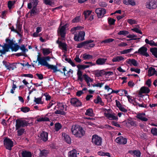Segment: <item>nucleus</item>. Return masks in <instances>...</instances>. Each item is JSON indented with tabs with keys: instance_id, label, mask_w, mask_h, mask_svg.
<instances>
[{
	"instance_id": "1",
	"label": "nucleus",
	"mask_w": 157,
	"mask_h": 157,
	"mask_svg": "<svg viewBox=\"0 0 157 157\" xmlns=\"http://www.w3.org/2000/svg\"><path fill=\"white\" fill-rule=\"evenodd\" d=\"M38 61V63L43 66H45L48 67V69H51L53 70V72L55 73L57 71H59L60 72L63 73V72L60 69H58L56 66H54L52 65L49 64L47 61L45 60L44 57H38L37 58V60L35 61V63H36Z\"/></svg>"
},
{
	"instance_id": "2",
	"label": "nucleus",
	"mask_w": 157,
	"mask_h": 157,
	"mask_svg": "<svg viewBox=\"0 0 157 157\" xmlns=\"http://www.w3.org/2000/svg\"><path fill=\"white\" fill-rule=\"evenodd\" d=\"M29 124L28 122L25 120L17 119L16 120V129L18 130L21 127L25 128L28 126Z\"/></svg>"
},
{
	"instance_id": "3",
	"label": "nucleus",
	"mask_w": 157,
	"mask_h": 157,
	"mask_svg": "<svg viewBox=\"0 0 157 157\" xmlns=\"http://www.w3.org/2000/svg\"><path fill=\"white\" fill-rule=\"evenodd\" d=\"M85 33L84 31H80L75 34L74 39L76 41H80L85 40Z\"/></svg>"
},
{
	"instance_id": "4",
	"label": "nucleus",
	"mask_w": 157,
	"mask_h": 157,
	"mask_svg": "<svg viewBox=\"0 0 157 157\" xmlns=\"http://www.w3.org/2000/svg\"><path fill=\"white\" fill-rule=\"evenodd\" d=\"M4 144L6 148L8 150H11L12 147L13 146V142L10 138L6 137L3 140Z\"/></svg>"
},
{
	"instance_id": "5",
	"label": "nucleus",
	"mask_w": 157,
	"mask_h": 157,
	"mask_svg": "<svg viewBox=\"0 0 157 157\" xmlns=\"http://www.w3.org/2000/svg\"><path fill=\"white\" fill-rule=\"evenodd\" d=\"M61 23L58 28V33L62 38V39H63V38H65L66 36V29L67 27V25L66 24L64 25L61 26Z\"/></svg>"
},
{
	"instance_id": "6",
	"label": "nucleus",
	"mask_w": 157,
	"mask_h": 157,
	"mask_svg": "<svg viewBox=\"0 0 157 157\" xmlns=\"http://www.w3.org/2000/svg\"><path fill=\"white\" fill-rule=\"evenodd\" d=\"M92 142L96 145L101 146L102 142V138L97 135H94L92 136Z\"/></svg>"
},
{
	"instance_id": "7",
	"label": "nucleus",
	"mask_w": 157,
	"mask_h": 157,
	"mask_svg": "<svg viewBox=\"0 0 157 157\" xmlns=\"http://www.w3.org/2000/svg\"><path fill=\"white\" fill-rule=\"evenodd\" d=\"M147 48L144 46H143L140 48L138 51L134 52V54H139L140 55L145 56L146 57L149 56V55L147 52Z\"/></svg>"
},
{
	"instance_id": "8",
	"label": "nucleus",
	"mask_w": 157,
	"mask_h": 157,
	"mask_svg": "<svg viewBox=\"0 0 157 157\" xmlns=\"http://www.w3.org/2000/svg\"><path fill=\"white\" fill-rule=\"evenodd\" d=\"M146 7L149 9H155L157 7L156 0H148L146 2Z\"/></svg>"
},
{
	"instance_id": "9",
	"label": "nucleus",
	"mask_w": 157,
	"mask_h": 157,
	"mask_svg": "<svg viewBox=\"0 0 157 157\" xmlns=\"http://www.w3.org/2000/svg\"><path fill=\"white\" fill-rule=\"evenodd\" d=\"M77 67L78 69L77 73V75L78 77V80L82 82L83 80V79L82 78V72L80 70L85 69L84 65L78 64L77 66Z\"/></svg>"
},
{
	"instance_id": "10",
	"label": "nucleus",
	"mask_w": 157,
	"mask_h": 157,
	"mask_svg": "<svg viewBox=\"0 0 157 157\" xmlns=\"http://www.w3.org/2000/svg\"><path fill=\"white\" fill-rule=\"evenodd\" d=\"M2 63L3 65L6 68L7 70H8L9 71L13 70L14 68H16V63H10L6 61L3 60L2 61Z\"/></svg>"
},
{
	"instance_id": "11",
	"label": "nucleus",
	"mask_w": 157,
	"mask_h": 157,
	"mask_svg": "<svg viewBox=\"0 0 157 157\" xmlns=\"http://www.w3.org/2000/svg\"><path fill=\"white\" fill-rule=\"evenodd\" d=\"M95 12L97 14L98 17L101 18L102 17L106 12V10L102 8H97L95 10Z\"/></svg>"
},
{
	"instance_id": "12",
	"label": "nucleus",
	"mask_w": 157,
	"mask_h": 157,
	"mask_svg": "<svg viewBox=\"0 0 157 157\" xmlns=\"http://www.w3.org/2000/svg\"><path fill=\"white\" fill-rule=\"evenodd\" d=\"M6 42L7 43H4L3 47L10 51V48L14 44V42L13 39L10 40L9 38H6L5 40Z\"/></svg>"
},
{
	"instance_id": "13",
	"label": "nucleus",
	"mask_w": 157,
	"mask_h": 157,
	"mask_svg": "<svg viewBox=\"0 0 157 157\" xmlns=\"http://www.w3.org/2000/svg\"><path fill=\"white\" fill-rule=\"evenodd\" d=\"M40 12L39 8H37L36 7H33L28 13L26 15V16L27 17L28 14L30 13V15L29 18H30L32 16L38 14Z\"/></svg>"
},
{
	"instance_id": "14",
	"label": "nucleus",
	"mask_w": 157,
	"mask_h": 157,
	"mask_svg": "<svg viewBox=\"0 0 157 157\" xmlns=\"http://www.w3.org/2000/svg\"><path fill=\"white\" fill-rule=\"evenodd\" d=\"M40 140L46 142L48 139V133L45 131H42L38 136Z\"/></svg>"
},
{
	"instance_id": "15",
	"label": "nucleus",
	"mask_w": 157,
	"mask_h": 157,
	"mask_svg": "<svg viewBox=\"0 0 157 157\" xmlns=\"http://www.w3.org/2000/svg\"><path fill=\"white\" fill-rule=\"evenodd\" d=\"M70 102L72 105L75 107L80 106L82 105V102L76 98H71Z\"/></svg>"
},
{
	"instance_id": "16",
	"label": "nucleus",
	"mask_w": 157,
	"mask_h": 157,
	"mask_svg": "<svg viewBox=\"0 0 157 157\" xmlns=\"http://www.w3.org/2000/svg\"><path fill=\"white\" fill-rule=\"evenodd\" d=\"M116 142L122 144H125L127 142V139L122 136L117 137L115 140Z\"/></svg>"
},
{
	"instance_id": "17",
	"label": "nucleus",
	"mask_w": 157,
	"mask_h": 157,
	"mask_svg": "<svg viewBox=\"0 0 157 157\" xmlns=\"http://www.w3.org/2000/svg\"><path fill=\"white\" fill-rule=\"evenodd\" d=\"M94 42V40H90L82 42L78 44L77 48H81L86 46L90 43H91Z\"/></svg>"
},
{
	"instance_id": "18",
	"label": "nucleus",
	"mask_w": 157,
	"mask_h": 157,
	"mask_svg": "<svg viewBox=\"0 0 157 157\" xmlns=\"http://www.w3.org/2000/svg\"><path fill=\"white\" fill-rule=\"evenodd\" d=\"M104 115L108 119L110 120H117L118 117L109 113H104Z\"/></svg>"
},
{
	"instance_id": "19",
	"label": "nucleus",
	"mask_w": 157,
	"mask_h": 157,
	"mask_svg": "<svg viewBox=\"0 0 157 157\" xmlns=\"http://www.w3.org/2000/svg\"><path fill=\"white\" fill-rule=\"evenodd\" d=\"M104 70H94L93 71V74L97 77L103 76L104 75Z\"/></svg>"
},
{
	"instance_id": "20",
	"label": "nucleus",
	"mask_w": 157,
	"mask_h": 157,
	"mask_svg": "<svg viewBox=\"0 0 157 157\" xmlns=\"http://www.w3.org/2000/svg\"><path fill=\"white\" fill-rule=\"evenodd\" d=\"M21 154L22 157H32V154L30 151L23 149L21 152Z\"/></svg>"
},
{
	"instance_id": "21",
	"label": "nucleus",
	"mask_w": 157,
	"mask_h": 157,
	"mask_svg": "<svg viewBox=\"0 0 157 157\" xmlns=\"http://www.w3.org/2000/svg\"><path fill=\"white\" fill-rule=\"evenodd\" d=\"M150 90L148 87L146 86H142L140 90L139 93V95H141L142 94H148L149 93Z\"/></svg>"
},
{
	"instance_id": "22",
	"label": "nucleus",
	"mask_w": 157,
	"mask_h": 157,
	"mask_svg": "<svg viewBox=\"0 0 157 157\" xmlns=\"http://www.w3.org/2000/svg\"><path fill=\"white\" fill-rule=\"evenodd\" d=\"M126 62L130 66L133 65L134 66L136 67L138 66L137 61L134 59H128L126 60Z\"/></svg>"
},
{
	"instance_id": "23",
	"label": "nucleus",
	"mask_w": 157,
	"mask_h": 157,
	"mask_svg": "<svg viewBox=\"0 0 157 157\" xmlns=\"http://www.w3.org/2000/svg\"><path fill=\"white\" fill-rule=\"evenodd\" d=\"M65 107H67V106L64 103H58L57 105H56L54 108V109H56L57 108L62 111H63Z\"/></svg>"
},
{
	"instance_id": "24",
	"label": "nucleus",
	"mask_w": 157,
	"mask_h": 157,
	"mask_svg": "<svg viewBox=\"0 0 157 157\" xmlns=\"http://www.w3.org/2000/svg\"><path fill=\"white\" fill-rule=\"evenodd\" d=\"M62 135L63 138L64 140L68 144H70L71 140L70 136L65 133H62Z\"/></svg>"
},
{
	"instance_id": "25",
	"label": "nucleus",
	"mask_w": 157,
	"mask_h": 157,
	"mask_svg": "<svg viewBox=\"0 0 157 157\" xmlns=\"http://www.w3.org/2000/svg\"><path fill=\"white\" fill-rule=\"evenodd\" d=\"M145 115V113H139L137 115L136 117L142 121H147L148 119L147 118L144 117Z\"/></svg>"
},
{
	"instance_id": "26",
	"label": "nucleus",
	"mask_w": 157,
	"mask_h": 157,
	"mask_svg": "<svg viewBox=\"0 0 157 157\" xmlns=\"http://www.w3.org/2000/svg\"><path fill=\"white\" fill-rule=\"evenodd\" d=\"M80 127L76 125H72L71 128V131L73 134L75 136L78 131H79V128Z\"/></svg>"
},
{
	"instance_id": "27",
	"label": "nucleus",
	"mask_w": 157,
	"mask_h": 157,
	"mask_svg": "<svg viewBox=\"0 0 157 157\" xmlns=\"http://www.w3.org/2000/svg\"><path fill=\"white\" fill-rule=\"evenodd\" d=\"M107 60L106 58H99L96 61V63L98 65H102L104 64Z\"/></svg>"
},
{
	"instance_id": "28",
	"label": "nucleus",
	"mask_w": 157,
	"mask_h": 157,
	"mask_svg": "<svg viewBox=\"0 0 157 157\" xmlns=\"http://www.w3.org/2000/svg\"><path fill=\"white\" fill-rule=\"evenodd\" d=\"M40 153L39 154V156L40 157H46L49 153L48 150L43 149L42 150H40Z\"/></svg>"
},
{
	"instance_id": "29",
	"label": "nucleus",
	"mask_w": 157,
	"mask_h": 157,
	"mask_svg": "<svg viewBox=\"0 0 157 157\" xmlns=\"http://www.w3.org/2000/svg\"><path fill=\"white\" fill-rule=\"evenodd\" d=\"M79 128V131L78 132L75 136L80 138L83 136L85 134V132L82 127H80Z\"/></svg>"
},
{
	"instance_id": "30",
	"label": "nucleus",
	"mask_w": 157,
	"mask_h": 157,
	"mask_svg": "<svg viewBox=\"0 0 157 157\" xmlns=\"http://www.w3.org/2000/svg\"><path fill=\"white\" fill-rule=\"evenodd\" d=\"M123 3L126 5H131L132 6L136 5V2L134 0H124Z\"/></svg>"
},
{
	"instance_id": "31",
	"label": "nucleus",
	"mask_w": 157,
	"mask_h": 157,
	"mask_svg": "<svg viewBox=\"0 0 157 157\" xmlns=\"http://www.w3.org/2000/svg\"><path fill=\"white\" fill-rule=\"evenodd\" d=\"M137 36L134 35V34H129L127 36V37L131 38L130 39L127 40L128 41L134 40H140V38H135L137 37Z\"/></svg>"
},
{
	"instance_id": "32",
	"label": "nucleus",
	"mask_w": 157,
	"mask_h": 157,
	"mask_svg": "<svg viewBox=\"0 0 157 157\" xmlns=\"http://www.w3.org/2000/svg\"><path fill=\"white\" fill-rule=\"evenodd\" d=\"M124 58L122 56H118L114 57L112 59L113 62H119L121 61H123Z\"/></svg>"
},
{
	"instance_id": "33",
	"label": "nucleus",
	"mask_w": 157,
	"mask_h": 157,
	"mask_svg": "<svg viewBox=\"0 0 157 157\" xmlns=\"http://www.w3.org/2000/svg\"><path fill=\"white\" fill-rule=\"evenodd\" d=\"M145 41L147 44H149L151 46L157 47V42L155 43L153 40L149 41L147 39H146Z\"/></svg>"
},
{
	"instance_id": "34",
	"label": "nucleus",
	"mask_w": 157,
	"mask_h": 157,
	"mask_svg": "<svg viewBox=\"0 0 157 157\" xmlns=\"http://www.w3.org/2000/svg\"><path fill=\"white\" fill-rule=\"evenodd\" d=\"M42 96L37 98L35 97L34 101L37 104H43L44 102L42 100Z\"/></svg>"
},
{
	"instance_id": "35",
	"label": "nucleus",
	"mask_w": 157,
	"mask_h": 157,
	"mask_svg": "<svg viewBox=\"0 0 157 157\" xmlns=\"http://www.w3.org/2000/svg\"><path fill=\"white\" fill-rule=\"evenodd\" d=\"M13 45L14 46L13 47V45L11 46L10 49H11L12 51L17 52L20 48V46L17 43H14Z\"/></svg>"
},
{
	"instance_id": "36",
	"label": "nucleus",
	"mask_w": 157,
	"mask_h": 157,
	"mask_svg": "<svg viewBox=\"0 0 157 157\" xmlns=\"http://www.w3.org/2000/svg\"><path fill=\"white\" fill-rule=\"evenodd\" d=\"M69 157H77V152L75 150L70 151L68 153Z\"/></svg>"
},
{
	"instance_id": "37",
	"label": "nucleus",
	"mask_w": 157,
	"mask_h": 157,
	"mask_svg": "<svg viewBox=\"0 0 157 157\" xmlns=\"http://www.w3.org/2000/svg\"><path fill=\"white\" fill-rule=\"evenodd\" d=\"M42 51L44 56H47L52 52L50 50L49 48H43L42 49Z\"/></svg>"
},
{
	"instance_id": "38",
	"label": "nucleus",
	"mask_w": 157,
	"mask_h": 157,
	"mask_svg": "<svg viewBox=\"0 0 157 157\" xmlns=\"http://www.w3.org/2000/svg\"><path fill=\"white\" fill-rule=\"evenodd\" d=\"M150 51L155 57L157 58V48L154 47L151 48Z\"/></svg>"
},
{
	"instance_id": "39",
	"label": "nucleus",
	"mask_w": 157,
	"mask_h": 157,
	"mask_svg": "<svg viewBox=\"0 0 157 157\" xmlns=\"http://www.w3.org/2000/svg\"><path fill=\"white\" fill-rule=\"evenodd\" d=\"M85 115H87L91 117L93 116L94 114L93 113L92 109L89 108L86 110V112L85 113Z\"/></svg>"
},
{
	"instance_id": "40",
	"label": "nucleus",
	"mask_w": 157,
	"mask_h": 157,
	"mask_svg": "<svg viewBox=\"0 0 157 157\" xmlns=\"http://www.w3.org/2000/svg\"><path fill=\"white\" fill-rule=\"evenodd\" d=\"M82 58L84 60L94 58L92 55L90 54H87L86 53L83 54L82 55Z\"/></svg>"
},
{
	"instance_id": "41",
	"label": "nucleus",
	"mask_w": 157,
	"mask_h": 157,
	"mask_svg": "<svg viewBox=\"0 0 157 157\" xmlns=\"http://www.w3.org/2000/svg\"><path fill=\"white\" fill-rule=\"evenodd\" d=\"M92 11L91 10H86L83 12V14L84 16L85 19H86L91 15Z\"/></svg>"
},
{
	"instance_id": "42",
	"label": "nucleus",
	"mask_w": 157,
	"mask_h": 157,
	"mask_svg": "<svg viewBox=\"0 0 157 157\" xmlns=\"http://www.w3.org/2000/svg\"><path fill=\"white\" fill-rule=\"evenodd\" d=\"M154 70H155V68H153L152 67H150L149 68L148 70V75L149 76H152L154 75V73L155 72L154 71Z\"/></svg>"
},
{
	"instance_id": "43",
	"label": "nucleus",
	"mask_w": 157,
	"mask_h": 157,
	"mask_svg": "<svg viewBox=\"0 0 157 157\" xmlns=\"http://www.w3.org/2000/svg\"><path fill=\"white\" fill-rule=\"evenodd\" d=\"M59 47L60 48H62V49L65 51H67V45L65 43L62 42L59 46Z\"/></svg>"
},
{
	"instance_id": "44",
	"label": "nucleus",
	"mask_w": 157,
	"mask_h": 157,
	"mask_svg": "<svg viewBox=\"0 0 157 157\" xmlns=\"http://www.w3.org/2000/svg\"><path fill=\"white\" fill-rule=\"evenodd\" d=\"M65 60L69 63L72 67H75L76 66L75 63L72 61L70 58L65 57L64 59Z\"/></svg>"
},
{
	"instance_id": "45",
	"label": "nucleus",
	"mask_w": 157,
	"mask_h": 157,
	"mask_svg": "<svg viewBox=\"0 0 157 157\" xmlns=\"http://www.w3.org/2000/svg\"><path fill=\"white\" fill-rule=\"evenodd\" d=\"M62 128L61 125L59 123H56L55 124V129L56 131H59Z\"/></svg>"
},
{
	"instance_id": "46",
	"label": "nucleus",
	"mask_w": 157,
	"mask_h": 157,
	"mask_svg": "<svg viewBox=\"0 0 157 157\" xmlns=\"http://www.w3.org/2000/svg\"><path fill=\"white\" fill-rule=\"evenodd\" d=\"M21 111L23 113H27L30 111V108L28 107H22L20 108Z\"/></svg>"
},
{
	"instance_id": "47",
	"label": "nucleus",
	"mask_w": 157,
	"mask_h": 157,
	"mask_svg": "<svg viewBox=\"0 0 157 157\" xmlns=\"http://www.w3.org/2000/svg\"><path fill=\"white\" fill-rule=\"evenodd\" d=\"M37 121L38 122L41 121H48L49 119L48 118L45 117H40L37 120Z\"/></svg>"
},
{
	"instance_id": "48",
	"label": "nucleus",
	"mask_w": 157,
	"mask_h": 157,
	"mask_svg": "<svg viewBox=\"0 0 157 157\" xmlns=\"http://www.w3.org/2000/svg\"><path fill=\"white\" fill-rule=\"evenodd\" d=\"M129 33V32L127 31L126 30H121L120 31L117 33V34L118 35H123L124 36L127 35H128Z\"/></svg>"
},
{
	"instance_id": "49",
	"label": "nucleus",
	"mask_w": 157,
	"mask_h": 157,
	"mask_svg": "<svg viewBox=\"0 0 157 157\" xmlns=\"http://www.w3.org/2000/svg\"><path fill=\"white\" fill-rule=\"evenodd\" d=\"M114 39L112 38H109L102 41L101 42V44H102L103 43H109L113 42Z\"/></svg>"
},
{
	"instance_id": "50",
	"label": "nucleus",
	"mask_w": 157,
	"mask_h": 157,
	"mask_svg": "<svg viewBox=\"0 0 157 157\" xmlns=\"http://www.w3.org/2000/svg\"><path fill=\"white\" fill-rule=\"evenodd\" d=\"M128 123L132 126L136 127L137 126L136 121L132 119L128 120Z\"/></svg>"
},
{
	"instance_id": "51",
	"label": "nucleus",
	"mask_w": 157,
	"mask_h": 157,
	"mask_svg": "<svg viewBox=\"0 0 157 157\" xmlns=\"http://www.w3.org/2000/svg\"><path fill=\"white\" fill-rule=\"evenodd\" d=\"M15 3V1H9L8 2V7L9 9L12 8V7Z\"/></svg>"
},
{
	"instance_id": "52",
	"label": "nucleus",
	"mask_w": 157,
	"mask_h": 157,
	"mask_svg": "<svg viewBox=\"0 0 157 157\" xmlns=\"http://www.w3.org/2000/svg\"><path fill=\"white\" fill-rule=\"evenodd\" d=\"M116 20L111 18H108V22L109 24L111 25H114L115 24Z\"/></svg>"
},
{
	"instance_id": "53",
	"label": "nucleus",
	"mask_w": 157,
	"mask_h": 157,
	"mask_svg": "<svg viewBox=\"0 0 157 157\" xmlns=\"http://www.w3.org/2000/svg\"><path fill=\"white\" fill-rule=\"evenodd\" d=\"M10 52V51L4 48H3V49H0V53H1L0 54V56H2L3 55L6 54V52Z\"/></svg>"
},
{
	"instance_id": "54",
	"label": "nucleus",
	"mask_w": 157,
	"mask_h": 157,
	"mask_svg": "<svg viewBox=\"0 0 157 157\" xmlns=\"http://www.w3.org/2000/svg\"><path fill=\"white\" fill-rule=\"evenodd\" d=\"M30 2L33 5V7H37L39 2L38 0H30Z\"/></svg>"
},
{
	"instance_id": "55",
	"label": "nucleus",
	"mask_w": 157,
	"mask_h": 157,
	"mask_svg": "<svg viewBox=\"0 0 157 157\" xmlns=\"http://www.w3.org/2000/svg\"><path fill=\"white\" fill-rule=\"evenodd\" d=\"M54 113L55 114H60L61 115H65L66 113L63 111H62L59 109L56 110Z\"/></svg>"
},
{
	"instance_id": "56",
	"label": "nucleus",
	"mask_w": 157,
	"mask_h": 157,
	"mask_svg": "<svg viewBox=\"0 0 157 157\" xmlns=\"http://www.w3.org/2000/svg\"><path fill=\"white\" fill-rule=\"evenodd\" d=\"M25 131V129L24 128H22L20 129L19 128L17 132L18 136H21L24 133Z\"/></svg>"
},
{
	"instance_id": "57",
	"label": "nucleus",
	"mask_w": 157,
	"mask_h": 157,
	"mask_svg": "<svg viewBox=\"0 0 157 157\" xmlns=\"http://www.w3.org/2000/svg\"><path fill=\"white\" fill-rule=\"evenodd\" d=\"M141 153L139 150H134L133 155H135L136 157H140Z\"/></svg>"
},
{
	"instance_id": "58",
	"label": "nucleus",
	"mask_w": 157,
	"mask_h": 157,
	"mask_svg": "<svg viewBox=\"0 0 157 157\" xmlns=\"http://www.w3.org/2000/svg\"><path fill=\"white\" fill-rule=\"evenodd\" d=\"M151 133L154 135L157 136V128H152L151 130Z\"/></svg>"
},
{
	"instance_id": "59",
	"label": "nucleus",
	"mask_w": 157,
	"mask_h": 157,
	"mask_svg": "<svg viewBox=\"0 0 157 157\" xmlns=\"http://www.w3.org/2000/svg\"><path fill=\"white\" fill-rule=\"evenodd\" d=\"M133 49V48H130V49H125V50H124L122 51H121V54H127L128 53L130 52H131V51Z\"/></svg>"
},
{
	"instance_id": "60",
	"label": "nucleus",
	"mask_w": 157,
	"mask_h": 157,
	"mask_svg": "<svg viewBox=\"0 0 157 157\" xmlns=\"http://www.w3.org/2000/svg\"><path fill=\"white\" fill-rule=\"evenodd\" d=\"M83 78L84 79H85L86 78H87V79L89 81V82H92L93 81V79L91 78L90 77H89L86 74H85L83 75L82 78Z\"/></svg>"
},
{
	"instance_id": "61",
	"label": "nucleus",
	"mask_w": 157,
	"mask_h": 157,
	"mask_svg": "<svg viewBox=\"0 0 157 157\" xmlns=\"http://www.w3.org/2000/svg\"><path fill=\"white\" fill-rule=\"evenodd\" d=\"M82 27L81 26H77L72 28L71 30V31L72 33H74L78 30L80 29V28Z\"/></svg>"
},
{
	"instance_id": "62",
	"label": "nucleus",
	"mask_w": 157,
	"mask_h": 157,
	"mask_svg": "<svg viewBox=\"0 0 157 157\" xmlns=\"http://www.w3.org/2000/svg\"><path fill=\"white\" fill-rule=\"evenodd\" d=\"M102 100L101 98L99 96H97V99H94V102L96 104H98Z\"/></svg>"
},
{
	"instance_id": "63",
	"label": "nucleus",
	"mask_w": 157,
	"mask_h": 157,
	"mask_svg": "<svg viewBox=\"0 0 157 157\" xmlns=\"http://www.w3.org/2000/svg\"><path fill=\"white\" fill-rule=\"evenodd\" d=\"M127 22L131 25L133 24H136L137 23V22L135 20L131 19H128L127 20Z\"/></svg>"
},
{
	"instance_id": "64",
	"label": "nucleus",
	"mask_w": 157,
	"mask_h": 157,
	"mask_svg": "<svg viewBox=\"0 0 157 157\" xmlns=\"http://www.w3.org/2000/svg\"><path fill=\"white\" fill-rule=\"evenodd\" d=\"M110 124L115 126L119 128H121V125L118 124L117 122L113 121L111 122Z\"/></svg>"
}]
</instances>
